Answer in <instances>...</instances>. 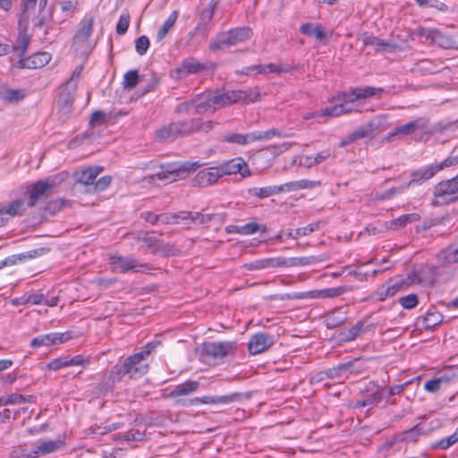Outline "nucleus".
<instances>
[{
	"label": "nucleus",
	"instance_id": "69168bd1",
	"mask_svg": "<svg viewBox=\"0 0 458 458\" xmlns=\"http://www.w3.org/2000/svg\"><path fill=\"white\" fill-rule=\"evenodd\" d=\"M263 65H264V69H265V74L271 73V72L280 73V72L288 71L287 66H284L281 64H263Z\"/></svg>",
	"mask_w": 458,
	"mask_h": 458
},
{
	"label": "nucleus",
	"instance_id": "09e8293b",
	"mask_svg": "<svg viewBox=\"0 0 458 458\" xmlns=\"http://www.w3.org/2000/svg\"><path fill=\"white\" fill-rule=\"evenodd\" d=\"M142 217L148 223L150 224H156L159 219L161 220V222L163 224H169V223H173V219L171 218V215H163L161 216H158L156 214H153L151 212H144L142 213Z\"/></svg>",
	"mask_w": 458,
	"mask_h": 458
},
{
	"label": "nucleus",
	"instance_id": "052dcab7",
	"mask_svg": "<svg viewBox=\"0 0 458 458\" xmlns=\"http://www.w3.org/2000/svg\"><path fill=\"white\" fill-rule=\"evenodd\" d=\"M61 11L64 13L65 19L72 16L73 12L77 9L76 3L71 0H64L60 3Z\"/></svg>",
	"mask_w": 458,
	"mask_h": 458
},
{
	"label": "nucleus",
	"instance_id": "39448f33",
	"mask_svg": "<svg viewBox=\"0 0 458 458\" xmlns=\"http://www.w3.org/2000/svg\"><path fill=\"white\" fill-rule=\"evenodd\" d=\"M212 104L215 106L216 111L217 109L223 108L225 106H227L229 105L237 103V102H255L258 101L259 98V93H252L250 94L246 91L242 90H233V91H227L223 93H216L212 94Z\"/></svg>",
	"mask_w": 458,
	"mask_h": 458
},
{
	"label": "nucleus",
	"instance_id": "de8ad7c7",
	"mask_svg": "<svg viewBox=\"0 0 458 458\" xmlns=\"http://www.w3.org/2000/svg\"><path fill=\"white\" fill-rule=\"evenodd\" d=\"M344 320L345 317L342 314L340 310H335L332 312L326 318L327 327L331 328L340 326L341 324L344 323Z\"/></svg>",
	"mask_w": 458,
	"mask_h": 458
},
{
	"label": "nucleus",
	"instance_id": "6ab92c4d",
	"mask_svg": "<svg viewBox=\"0 0 458 458\" xmlns=\"http://www.w3.org/2000/svg\"><path fill=\"white\" fill-rule=\"evenodd\" d=\"M222 175L240 174L246 177L250 174L247 163L241 157L233 158L219 165Z\"/></svg>",
	"mask_w": 458,
	"mask_h": 458
},
{
	"label": "nucleus",
	"instance_id": "dca6fc26",
	"mask_svg": "<svg viewBox=\"0 0 458 458\" xmlns=\"http://www.w3.org/2000/svg\"><path fill=\"white\" fill-rule=\"evenodd\" d=\"M205 69L204 64L194 58L185 59L180 66L171 71L170 76L174 80H182L189 74L199 73Z\"/></svg>",
	"mask_w": 458,
	"mask_h": 458
},
{
	"label": "nucleus",
	"instance_id": "ea45409f",
	"mask_svg": "<svg viewBox=\"0 0 458 458\" xmlns=\"http://www.w3.org/2000/svg\"><path fill=\"white\" fill-rule=\"evenodd\" d=\"M280 192H282V187L280 185L261 188L255 187L249 190V193L251 196L259 197L260 199L267 198Z\"/></svg>",
	"mask_w": 458,
	"mask_h": 458
},
{
	"label": "nucleus",
	"instance_id": "c03bdc74",
	"mask_svg": "<svg viewBox=\"0 0 458 458\" xmlns=\"http://www.w3.org/2000/svg\"><path fill=\"white\" fill-rule=\"evenodd\" d=\"M360 39L362 43L366 46H372L377 50H380L382 48H385L386 47H389L390 44L383 39H380L378 38L373 37L371 35H369L367 33H364L360 36Z\"/></svg>",
	"mask_w": 458,
	"mask_h": 458
},
{
	"label": "nucleus",
	"instance_id": "f03ea898",
	"mask_svg": "<svg viewBox=\"0 0 458 458\" xmlns=\"http://www.w3.org/2000/svg\"><path fill=\"white\" fill-rule=\"evenodd\" d=\"M154 344H147L143 350L128 357L123 364H116L110 372L113 384L119 382L124 375L130 378H139L148 370V357L154 350Z\"/></svg>",
	"mask_w": 458,
	"mask_h": 458
},
{
	"label": "nucleus",
	"instance_id": "a18cd8bd",
	"mask_svg": "<svg viewBox=\"0 0 458 458\" xmlns=\"http://www.w3.org/2000/svg\"><path fill=\"white\" fill-rule=\"evenodd\" d=\"M10 456L12 458H36L34 448L30 450L26 445L15 446L12 450Z\"/></svg>",
	"mask_w": 458,
	"mask_h": 458
},
{
	"label": "nucleus",
	"instance_id": "cd10ccee",
	"mask_svg": "<svg viewBox=\"0 0 458 458\" xmlns=\"http://www.w3.org/2000/svg\"><path fill=\"white\" fill-rule=\"evenodd\" d=\"M102 172V167L100 166H93L82 169L81 171H78L75 173V178L77 182L85 184L90 185L93 184L97 176Z\"/></svg>",
	"mask_w": 458,
	"mask_h": 458
},
{
	"label": "nucleus",
	"instance_id": "1a4fd4ad",
	"mask_svg": "<svg viewBox=\"0 0 458 458\" xmlns=\"http://www.w3.org/2000/svg\"><path fill=\"white\" fill-rule=\"evenodd\" d=\"M109 264L114 272L126 273L129 271L140 272L148 268L146 264L140 263L136 259L113 254L109 258Z\"/></svg>",
	"mask_w": 458,
	"mask_h": 458
},
{
	"label": "nucleus",
	"instance_id": "e2e57ef3",
	"mask_svg": "<svg viewBox=\"0 0 458 458\" xmlns=\"http://www.w3.org/2000/svg\"><path fill=\"white\" fill-rule=\"evenodd\" d=\"M423 434V431L420 425H416L410 430L406 431L403 436V439L407 441L416 442L420 435Z\"/></svg>",
	"mask_w": 458,
	"mask_h": 458
},
{
	"label": "nucleus",
	"instance_id": "a19ab883",
	"mask_svg": "<svg viewBox=\"0 0 458 458\" xmlns=\"http://www.w3.org/2000/svg\"><path fill=\"white\" fill-rule=\"evenodd\" d=\"M314 263L312 257H296V258H283L281 257V267H301L308 266Z\"/></svg>",
	"mask_w": 458,
	"mask_h": 458
},
{
	"label": "nucleus",
	"instance_id": "423d86ee",
	"mask_svg": "<svg viewBox=\"0 0 458 458\" xmlns=\"http://www.w3.org/2000/svg\"><path fill=\"white\" fill-rule=\"evenodd\" d=\"M277 135H279V132L276 129L266 131H256L245 134L231 132L225 134L223 136V140L231 144L246 146L255 141L270 140Z\"/></svg>",
	"mask_w": 458,
	"mask_h": 458
},
{
	"label": "nucleus",
	"instance_id": "8fccbe9b",
	"mask_svg": "<svg viewBox=\"0 0 458 458\" xmlns=\"http://www.w3.org/2000/svg\"><path fill=\"white\" fill-rule=\"evenodd\" d=\"M458 442V427L456 431L452 434L449 437H446L445 438H442L441 440L437 441L436 444H434V447L440 448V449H447L448 447L452 446L455 443Z\"/></svg>",
	"mask_w": 458,
	"mask_h": 458
},
{
	"label": "nucleus",
	"instance_id": "5701e85b",
	"mask_svg": "<svg viewBox=\"0 0 458 458\" xmlns=\"http://www.w3.org/2000/svg\"><path fill=\"white\" fill-rule=\"evenodd\" d=\"M94 19L92 17L85 18L81 21L80 29L74 37V45L80 48H84L89 38L91 36Z\"/></svg>",
	"mask_w": 458,
	"mask_h": 458
},
{
	"label": "nucleus",
	"instance_id": "c756f323",
	"mask_svg": "<svg viewBox=\"0 0 458 458\" xmlns=\"http://www.w3.org/2000/svg\"><path fill=\"white\" fill-rule=\"evenodd\" d=\"M235 399V394H230V395H206L201 398L196 397L194 399H191L190 401L191 404H199V403H205V404H215V403H223L227 404L232 402H233Z\"/></svg>",
	"mask_w": 458,
	"mask_h": 458
},
{
	"label": "nucleus",
	"instance_id": "338daca9",
	"mask_svg": "<svg viewBox=\"0 0 458 458\" xmlns=\"http://www.w3.org/2000/svg\"><path fill=\"white\" fill-rule=\"evenodd\" d=\"M64 367H67L66 357L55 359L47 364V368L51 370H58Z\"/></svg>",
	"mask_w": 458,
	"mask_h": 458
},
{
	"label": "nucleus",
	"instance_id": "4468645a",
	"mask_svg": "<svg viewBox=\"0 0 458 458\" xmlns=\"http://www.w3.org/2000/svg\"><path fill=\"white\" fill-rule=\"evenodd\" d=\"M179 111L195 109L197 114L214 113L216 111L212 104L211 93L199 95L191 102H185L179 106Z\"/></svg>",
	"mask_w": 458,
	"mask_h": 458
},
{
	"label": "nucleus",
	"instance_id": "a878e982",
	"mask_svg": "<svg viewBox=\"0 0 458 458\" xmlns=\"http://www.w3.org/2000/svg\"><path fill=\"white\" fill-rule=\"evenodd\" d=\"M171 218L174 221L173 223H178V219L185 220L190 219L192 223L197 225H204L208 223L212 219L211 215H203L198 212H187L182 211L180 213L171 215Z\"/></svg>",
	"mask_w": 458,
	"mask_h": 458
},
{
	"label": "nucleus",
	"instance_id": "9b49d317",
	"mask_svg": "<svg viewBox=\"0 0 458 458\" xmlns=\"http://www.w3.org/2000/svg\"><path fill=\"white\" fill-rule=\"evenodd\" d=\"M428 121L424 118H418L414 121L409 122L403 125L396 127L389 131L385 140L387 142L401 140L406 136L411 135L419 130H423L427 127Z\"/></svg>",
	"mask_w": 458,
	"mask_h": 458
},
{
	"label": "nucleus",
	"instance_id": "bb28decb",
	"mask_svg": "<svg viewBox=\"0 0 458 458\" xmlns=\"http://www.w3.org/2000/svg\"><path fill=\"white\" fill-rule=\"evenodd\" d=\"M437 260L442 266H450L458 263V243H454L437 254Z\"/></svg>",
	"mask_w": 458,
	"mask_h": 458
},
{
	"label": "nucleus",
	"instance_id": "5fc2aeb1",
	"mask_svg": "<svg viewBox=\"0 0 458 458\" xmlns=\"http://www.w3.org/2000/svg\"><path fill=\"white\" fill-rule=\"evenodd\" d=\"M130 14L128 13H122L118 22L116 24V32L119 35H123L126 33L129 25H130Z\"/></svg>",
	"mask_w": 458,
	"mask_h": 458
},
{
	"label": "nucleus",
	"instance_id": "f704fd0d",
	"mask_svg": "<svg viewBox=\"0 0 458 458\" xmlns=\"http://www.w3.org/2000/svg\"><path fill=\"white\" fill-rule=\"evenodd\" d=\"M319 184V182L317 181L302 179L299 181L289 182L280 186L282 187V191H295L302 189L314 188Z\"/></svg>",
	"mask_w": 458,
	"mask_h": 458
},
{
	"label": "nucleus",
	"instance_id": "58836bf2",
	"mask_svg": "<svg viewBox=\"0 0 458 458\" xmlns=\"http://www.w3.org/2000/svg\"><path fill=\"white\" fill-rule=\"evenodd\" d=\"M232 46L233 42L229 31L218 34L214 39L210 41L209 44L210 49L213 51Z\"/></svg>",
	"mask_w": 458,
	"mask_h": 458
},
{
	"label": "nucleus",
	"instance_id": "72a5a7b5",
	"mask_svg": "<svg viewBox=\"0 0 458 458\" xmlns=\"http://www.w3.org/2000/svg\"><path fill=\"white\" fill-rule=\"evenodd\" d=\"M25 97L22 89H13L6 85L0 86V98L6 102L13 103L21 100Z\"/></svg>",
	"mask_w": 458,
	"mask_h": 458
},
{
	"label": "nucleus",
	"instance_id": "ddd939ff",
	"mask_svg": "<svg viewBox=\"0 0 458 458\" xmlns=\"http://www.w3.org/2000/svg\"><path fill=\"white\" fill-rule=\"evenodd\" d=\"M437 276V268L433 266L423 265L418 270L412 271L407 276V285H431Z\"/></svg>",
	"mask_w": 458,
	"mask_h": 458
},
{
	"label": "nucleus",
	"instance_id": "a211bd4d",
	"mask_svg": "<svg viewBox=\"0 0 458 458\" xmlns=\"http://www.w3.org/2000/svg\"><path fill=\"white\" fill-rule=\"evenodd\" d=\"M275 343L273 335L259 333L252 335L249 341L248 348L250 354H259L272 346Z\"/></svg>",
	"mask_w": 458,
	"mask_h": 458
},
{
	"label": "nucleus",
	"instance_id": "0eeeda50",
	"mask_svg": "<svg viewBox=\"0 0 458 458\" xmlns=\"http://www.w3.org/2000/svg\"><path fill=\"white\" fill-rule=\"evenodd\" d=\"M198 122L193 120L180 123H173L157 131V137L161 140H170L180 135H186L196 130H200Z\"/></svg>",
	"mask_w": 458,
	"mask_h": 458
},
{
	"label": "nucleus",
	"instance_id": "4c0bfd02",
	"mask_svg": "<svg viewBox=\"0 0 458 458\" xmlns=\"http://www.w3.org/2000/svg\"><path fill=\"white\" fill-rule=\"evenodd\" d=\"M233 46L238 45L250 38L252 35V30L249 27L237 28L229 30Z\"/></svg>",
	"mask_w": 458,
	"mask_h": 458
},
{
	"label": "nucleus",
	"instance_id": "603ef678",
	"mask_svg": "<svg viewBox=\"0 0 458 458\" xmlns=\"http://www.w3.org/2000/svg\"><path fill=\"white\" fill-rule=\"evenodd\" d=\"M29 42V37L26 34H21L19 36L17 45L11 46V47L13 51L17 52L20 57H21L26 52Z\"/></svg>",
	"mask_w": 458,
	"mask_h": 458
},
{
	"label": "nucleus",
	"instance_id": "7ed1b4c3",
	"mask_svg": "<svg viewBox=\"0 0 458 458\" xmlns=\"http://www.w3.org/2000/svg\"><path fill=\"white\" fill-rule=\"evenodd\" d=\"M201 164L199 162H192L185 163L181 165H168L166 166H162L158 173L148 177L149 182H152L157 178L165 183L173 182L179 179L185 178L191 171H194Z\"/></svg>",
	"mask_w": 458,
	"mask_h": 458
},
{
	"label": "nucleus",
	"instance_id": "2eb2a0df",
	"mask_svg": "<svg viewBox=\"0 0 458 458\" xmlns=\"http://www.w3.org/2000/svg\"><path fill=\"white\" fill-rule=\"evenodd\" d=\"M419 34L427 40H429L432 44L437 45L440 47L447 49L455 47L454 39L437 29L421 28L420 29Z\"/></svg>",
	"mask_w": 458,
	"mask_h": 458
},
{
	"label": "nucleus",
	"instance_id": "79ce46f5",
	"mask_svg": "<svg viewBox=\"0 0 458 458\" xmlns=\"http://www.w3.org/2000/svg\"><path fill=\"white\" fill-rule=\"evenodd\" d=\"M236 232L242 235H250L257 232H267V226L255 222H250L238 226Z\"/></svg>",
	"mask_w": 458,
	"mask_h": 458
},
{
	"label": "nucleus",
	"instance_id": "49530a36",
	"mask_svg": "<svg viewBox=\"0 0 458 458\" xmlns=\"http://www.w3.org/2000/svg\"><path fill=\"white\" fill-rule=\"evenodd\" d=\"M442 315L439 312L433 311L428 312L426 316L423 318L424 327L425 328H432L442 322Z\"/></svg>",
	"mask_w": 458,
	"mask_h": 458
},
{
	"label": "nucleus",
	"instance_id": "6e6d98bb",
	"mask_svg": "<svg viewBox=\"0 0 458 458\" xmlns=\"http://www.w3.org/2000/svg\"><path fill=\"white\" fill-rule=\"evenodd\" d=\"M373 133V128L370 123L360 127L355 131L352 132L351 140H357L359 139L366 138Z\"/></svg>",
	"mask_w": 458,
	"mask_h": 458
},
{
	"label": "nucleus",
	"instance_id": "6e6552de",
	"mask_svg": "<svg viewBox=\"0 0 458 458\" xmlns=\"http://www.w3.org/2000/svg\"><path fill=\"white\" fill-rule=\"evenodd\" d=\"M458 199V175L451 180L439 182L434 191V203L445 205Z\"/></svg>",
	"mask_w": 458,
	"mask_h": 458
},
{
	"label": "nucleus",
	"instance_id": "e433bc0d",
	"mask_svg": "<svg viewBox=\"0 0 458 458\" xmlns=\"http://www.w3.org/2000/svg\"><path fill=\"white\" fill-rule=\"evenodd\" d=\"M178 15H179V13L177 11H173L170 13L169 17L165 20V21L160 27V29L158 30V31L156 35V40L157 42H161L166 37L168 32L173 29V27L174 26V23L178 18Z\"/></svg>",
	"mask_w": 458,
	"mask_h": 458
},
{
	"label": "nucleus",
	"instance_id": "4be33fe9",
	"mask_svg": "<svg viewBox=\"0 0 458 458\" xmlns=\"http://www.w3.org/2000/svg\"><path fill=\"white\" fill-rule=\"evenodd\" d=\"M350 291V287L343 285L332 288H326L322 290L313 291L310 293H300L295 295V298L303 299L306 297L311 298H335L340 296Z\"/></svg>",
	"mask_w": 458,
	"mask_h": 458
},
{
	"label": "nucleus",
	"instance_id": "13d9d810",
	"mask_svg": "<svg viewBox=\"0 0 458 458\" xmlns=\"http://www.w3.org/2000/svg\"><path fill=\"white\" fill-rule=\"evenodd\" d=\"M149 39L147 36H140L135 40V49L140 55H144L149 47Z\"/></svg>",
	"mask_w": 458,
	"mask_h": 458
},
{
	"label": "nucleus",
	"instance_id": "9d476101",
	"mask_svg": "<svg viewBox=\"0 0 458 458\" xmlns=\"http://www.w3.org/2000/svg\"><path fill=\"white\" fill-rule=\"evenodd\" d=\"M235 350L236 344L233 342H210L205 343L201 347L203 355H207L215 360L232 355Z\"/></svg>",
	"mask_w": 458,
	"mask_h": 458
},
{
	"label": "nucleus",
	"instance_id": "c85d7f7f",
	"mask_svg": "<svg viewBox=\"0 0 458 458\" xmlns=\"http://www.w3.org/2000/svg\"><path fill=\"white\" fill-rule=\"evenodd\" d=\"M300 31L303 35L315 37L320 41L325 40L327 38L326 31L320 24L311 22L303 23L300 27Z\"/></svg>",
	"mask_w": 458,
	"mask_h": 458
},
{
	"label": "nucleus",
	"instance_id": "680f3d73",
	"mask_svg": "<svg viewBox=\"0 0 458 458\" xmlns=\"http://www.w3.org/2000/svg\"><path fill=\"white\" fill-rule=\"evenodd\" d=\"M399 302L404 309H408V310L413 309L418 304V297L416 294L411 293V294L401 297L399 299Z\"/></svg>",
	"mask_w": 458,
	"mask_h": 458
},
{
	"label": "nucleus",
	"instance_id": "37998d69",
	"mask_svg": "<svg viewBox=\"0 0 458 458\" xmlns=\"http://www.w3.org/2000/svg\"><path fill=\"white\" fill-rule=\"evenodd\" d=\"M420 219V216L418 214H407L399 216L396 219H394L390 222V228L397 229L403 226H405L409 223H412L418 221Z\"/></svg>",
	"mask_w": 458,
	"mask_h": 458
},
{
	"label": "nucleus",
	"instance_id": "b1692460",
	"mask_svg": "<svg viewBox=\"0 0 458 458\" xmlns=\"http://www.w3.org/2000/svg\"><path fill=\"white\" fill-rule=\"evenodd\" d=\"M50 61V55L46 52H39L32 55L28 59H21L19 66L21 68L37 69L45 66Z\"/></svg>",
	"mask_w": 458,
	"mask_h": 458
},
{
	"label": "nucleus",
	"instance_id": "2f4dec72",
	"mask_svg": "<svg viewBox=\"0 0 458 458\" xmlns=\"http://www.w3.org/2000/svg\"><path fill=\"white\" fill-rule=\"evenodd\" d=\"M438 172V166L435 164L421 167L411 174V182H420L433 177Z\"/></svg>",
	"mask_w": 458,
	"mask_h": 458
},
{
	"label": "nucleus",
	"instance_id": "864d4df0",
	"mask_svg": "<svg viewBox=\"0 0 458 458\" xmlns=\"http://www.w3.org/2000/svg\"><path fill=\"white\" fill-rule=\"evenodd\" d=\"M138 81V72L134 70L129 71L123 76V87L125 89H132L137 85Z\"/></svg>",
	"mask_w": 458,
	"mask_h": 458
},
{
	"label": "nucleus",
	"instance_id": "473e14b6",
	"mask_svg": "<svg viewBox=\"0 0 458 458\" xmlns=\"http://www.w3.org/2000/svg\"><path fill=\"white\" fill-rule=\"evenodd\" d=\"M199 382L189 380L175 386L171 391L170 395L172 397L188 395L194 393L199 388Z\"/></svg>",
	"mask_w": 458,
	"mask_h": 458
},
{
	"label": "nucleus",
	"instance_id": "c9c22d12",
	"mask_svg": "<svg viewBox=\"0 0 458 458\" xmlns=\"http://www.w3.org/2000/svg\"><path fill=\"white\" fill-rule=\"evenodd\" d=\"M281 267V257L256 260L247 265L249 270H261Z\"/></svg>",
	"mask_w": 458,
	"mask_h": 458
},
{
	"label": "nucleus",
	"instance_id": "bf43d9fd",
	"mask_svg": "<svg viewBox=\"0 0 458 458\" xmlns=\"http://www.w3.org/2000/svg\"><path fill=\"white\" fill-rule=\"evenodd\" d=\"M22 301L21 302L22 305L25 304H44L45 296L42 293H31L29 295H24L21 297Z\"/></svg>",
	"mask_w": 458,
	"mask_h": 458
},
{
	"label": "nucleus",
	"instance_id": "f8f14e48",
	"mask_svg": "<svg viewBox=\"0 0 458 458\" xmlns=\"http://www.w3.org/2000/svg\"><path fill=\"white\" fill-rule=\"evenodd\" d=\"M82 72L81 66H77L73 70L71 78L65 82L61 92L59 102L67 108H70L74 101V95L78 87V82Z\"/></svg>",
	"mask_w": 458,
	"mask_h": 458
},
{
	"label": "nucleus",
	"instance_id": "7c9ffc66",
	"mask_svg": "<svg viewBox=\"0 0 458 458\" xmlns=\"http://www.w3.org/2000/svg\"><path fill=\"white\" fill-rule=\"evenodd\" d=\"M25 210V202L23 199H15L6 206L0 205V216L8 215L11 217L21 216Z\"/></svg>",
	"mask_w": 458,
	"mask_h": 458
},
{
	"label": "nucleus",
	"instance_id": "aec40b11",
	"mask_svg": "<svg viewBox=\"0 0 458 458\" xmlns=\"http://www.w3.org/2000/svg\"><path fill=\"white\" fill-rule=\"evenodd\" d=\"M71 338L70 333H50L47 335H41L34 339L30 343L31 347L40 346H50L53 344H62L67 342Z\"/></svg>",
	"mask_w": 458,
	"mask_h": 458
},
{
	"label": "nucleus",
	"instance_id": "0e129e2a",
	"mask_svg": "<svg viewBox=\"0 0 458 458\" xmlns=\"http://www.w3.org/2000/svg\"><path fill=\"white\" fill-rule=\"evenodd\" d=\"M239 73L243 74V75H251L252 73L265 74V69H264L263 64L251 65V66L243 68L241 72H239Z\"/></svg>",
	"mask_w": 458,
	"mask_h": 458
},
{
	"label": "nucleus",
	"instance_id": "774afa93",
	"mask_svg": "<svg viewBox=\"0 0 458 458\" xmlns=\"http://www.w3.org/2000/svg\"><path fill=\"white\" fill-rule=\"evenodd\" d=\"M442 380L440 378H433L430 380H428L424 384V388L428 392L435 393L440 388Z\"/></svg>",
	"mask_w": 458,
	"mask_h": 458
},
{
	"label": "nucleus",
	"instance_id": "412c9836",
	"mask_svg": "<svg viewBox=\"0 0 458 458\" xmlns=\"http://www.w3.org/2000/svg\"><path fill=\"white\" fill-rule=\"evenodd\" d=\"M407 281H388L380 286L376 292V298L378 301H385L386 299L394 296L397 292L403 290L407 287Z\"/></svg>",
	"mask_w": 458,
	"mask_h": 458
},
{
	"label": "nucleus",
	"instance_id": "4d7b16f0",
	"mask_svg": "<svg viewBox=\"0 0 458 458\" xmlns=\"http://www.w3.org/2000/svg\"><path fill=\"white\" fill-rule=\"evenodd\" d=\"M386 397V389L379 388L370 396H368L363 402L362 405H370L373 403H378Z\"/></svg>",
	"mask_w": 458,
	"mask_h": 458
},
{
	"label": "nucleus",
	"instance_id": "f3484780",
	"mask_svg": "<svg viewBox=\"0 0 458 458\" xmlns=\"http://www.w3.org/2000/svg\"><path fill=\"white\" fill-rule=\"evenodd\" d=\"M221 177L222 173L218 166H212L198 172L193 179L194 185L207 187L216 183Z\"/></svg>",
	"mask_w": 458,
	"mask_h": 458
},
{
	"label": "nucleus",
	"instance_id": "20e7f679",
	"mask_svg": "<svg viewBox=\"0 0 458 458\" xmlns=\"http://www.w3.org/2000/svg\"><path fill=\"white\" fill-rule=\"evenodd\" d=\"M64 177L62 174H56L32 184L30 190L29 206L33 207L39 200H43L50 196L54 189L62 182Z\"/></svg>",
	"mask_w": 458,
	"mask_h": 458
},
{
	"label": "nucleus",
	"instance_id": "393cba45",
	"mask_svg": "<svg viewBox=\"0 0 458 458\" xmlns=\"http://www.w3.org/2000/svg\"><path fill=\"white\" fill-rule=\"evenodd\" d=\"M63 445V441L57 440H39L35 444L34 454L36 458L40 455L52 454Z\"/></svg>",
	"mask_w": 458,
	"mask_h": 458
},
{
	"label": "nucleus",
	"instance_id": "f257e3e1",
	"mask_svg": "<svg viewBox=\"0 0 458 458\" xmlns=\"http://www.w3.org/2000/svg\"><path fill=\"white\" fill-rule=\"evenodd\" d=\"M382 91L380 88L365 87L354 88L350 91L338 93L332 98V101H336L337 104L322 110L308 112L303 115V119H327L359 111L360 100L373 97Z\"/></svg>",
	"mask_w": 458,
	"mask_h": 458
},
{
	"label": "nucleus",
	"instance_id": "3c124183",
	"mask_svg": "<svg viewBox=\"0 0 458 458\" xmlns=\"http://www.w3.org/2000/svg\"><path fill=\"white\" fill-rule=\"evenodd\" d=\"M315 228L313 225H310L305 227H301L296 230H289L286 233V236L292 239H299L302 236H306L314 232Z\"/></svg>",
	"mask_w": 458,
	"mask_h": 458
}]
</instances>
